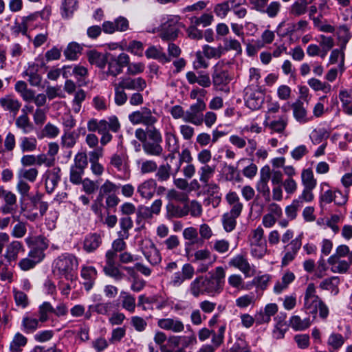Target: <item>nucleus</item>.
Here are the masks:
<instances>
[{
  "label": "nucleus",
  "mask_w": 352,
  "mask_h": 352,
  "mask_svg": "<svg viewBox=\"0 0 352 352\" xmlns=\"http://www.w3.org/2000/svg\"><path fill=\"white\" fill-rule=\"evenodd\" d=\"M145 54L148 58H155L162 63L169 62L170 60L168 58L166 55L157 49L154 46L150 47L145 52Z\"/></svg>",
  "instance_id": "38"
},
{
  "label": "nucleus",
  "mask_w": 352,
  "mask_h": 352,
  "mask_svg": "<svg viewBox=\"0 0 352 352\" xmlns=\"http://www.w3.org/2000/svg\"><path fill=\"white\" fill-rule=\"evenodd\" d=\"M281 9V4L278 1H272L266 6L263 13L266 14L270 18H275L278 16Z\"/></svg>",
  "instance_id": "50"
},
{
  "label": "nucleus",
  "mask_w": 352,
  "mask_h": 352,
  "mask_svg": "<svg viewBox=\"0 0 352 352\" xmlns=\"http://www.w3.org/2000/svg\"><path fill=\"white\" fill-rule=\"evenodd\" d=\"M157 184L153 179L144 181L137 188V193L143 199H151L155 192Z\"/></svg>",
  "instance_id": "19"
},
{
  "label": "nucleus",
  "mask_w": 352,
  "mask_h": 352,
  "mask_svg": "<svg viewBox=\"0 0 352 352\" xmlns=\"http://www.w3.org/2000/svg\"><path fill=\"white\" fill-rule=\"evenodd\" d=\"M230 10V5L226 1L217 3L214 7V13L220 19L226 18Z\"/></svg>",
  "instance_id": "57"
},
{
  "label": "nucleus",
  "mask_w": 352,
  "mask_h": 352,
  "mask_svg": "<svg viewBox=\"0 0 352 352\" xmlns=\"http://www.w3.org/2000/svg\"><path fill=\"white\" fill-rule=\"evenodd\" d=\"M214 17L211 14L204 13L200 16H194L190 19V21L194 25H202L205 28L212 24Z\"/></svg>",
  "instance_id": "40"
},
{
  "label": "nucleus",
  "mask_w": 352,
  "mask_h": 352,
  "mask_svg": "<svg viewBox=\"0 0 352 352\" xmlns=\"http://www.w3.org/2000/svg\"><path fill=\"white\" fill-rule=\"evenodd\" d=\"M113 85L115 89V102L116 104L121 106L125 104L127 100V95L123 90L122 87L119 86L118 83L113 82Z\"/></svg>",
  "instance_id": "51"
},
{
  "label": "nucleus",
  "mask_w": 352,
  "mask_h": 352,
  "mask_svg": "<svg viewBox=\"0 0 352 352\" xmlns=\"http://www.w3.org/2000/svg\"><path fill=\"white\" fill-rule=\"evenodd\" d=\"M271 177L270 168L269 166H263L260 171V178L256 184V190L260 192L266 199H270V189L268 186V182Z\"/></svg>",
  "instance_id": "13"
},
{
  "label": "nucleus",
  "mask_w": 352,
  "mask_h": 352,
  "mask_svg": "<svg viewBox=\"0 0 352 352\" xmlns=\"http://www.w3.org/2000/svg\"><path fill=\"white\" fill-rule=\"evenodd\" d=\"M19 146L22 152H33L36 148L37 140L35 138L23 137Z\"/></svg>",
  "instance_id": "37"
},
{
  "label": "nucleus",
  "mask_w": 352,
  "mask_h": 352,
  "mask_svg": "<svg viewBox=\"0 0 352 352\" xmlns=\"http://www.w3.org/2000/svg\"><path fill=\"white\" fill-rule=\"evenodd\" d=\"M313 21L314 25L315 28L318 29L320 31L324 32H330L332 33L334 32L335 28L328 24H323L322 21V15L320 14L318 16H313L311 18Z\"/></svg>",
  "instance_id": "53"
},
{
  "label": "nucleus",
  "mask_w": 352,
  "mask_h": 352,
  "mask_svg": "<svg viewBox=\"0 0 352 352\" xmlns=\"http://www.w3.org/2000/svg\"><path fill=\"white\" fill-rule=\"evenodd\" d=\"M244 92L247 107L252 110L258 109L263 102V94L251 85L245 87Z\"/></svg>",
  "instance_id": "9"
},
{
  "label": "nucleus",
  "mask_w": 352,
  "mask_h": 352,
  "mask_svg": "<svg viewBox=\"0 0 352 352\" xmlns=\"http://www.w3.org/2000/svg\"><path fill=\"white\" fill-rule=\"evenodd\" d=\"M339 58L340 59L339 67L342 71L344 63V54L342 49H335L331 52L329 57V64H336L338 62Z\"/></svg>",
  "instance_id": "56"
},
{
  "label": "nucleus",
  "mask_w": 352,
  "mask_h": 352,
  "mask_svg": "<svg viewBox=\"0 0 352 352\" xmlns=\"http://www.w3.org/2000/svg\"><path fill=\"white\" fill-rule=\"evenodd\" d=\"M328 263L331 265V271L333 273L345 274L350 267V261L338 258L336 256H331L328 258Z\"/></svg>",
  "instance_id": "23"
},
{
  "label": "nucleus",
  "mask_w": 352,
  "mask_h": 352,
  "mask_svg": "<svg viewBox=\"0 0 352 352\" xmlns=\"http://www.w3.org/2000/svg\"><path fill=\"white\" fill-rule=\"evenodd\" d=\"M232 50L236 54H240L242 52V47L239 41L232 38H227L224 40L223 51Z\"/></svg>",
  "instance_id": "46"
},
{
  "label": "nucleus",
  "mask_w": 352,
  "mask_h": 352,
  "mask_svg": "<svg viewBox=\"0 0 352 352\" xmlns=\"http://www.w3.org/2000/svg\"><path fill=\"white\" fill-rule=\"evenodd\" d=\"M241 215L239 213L227 212L222 216L221 222L224 230L230 232L234 230L236 226V219Z\"/></svg>",
  "instance_id": "27"
},
{
  "label": "nucleus",
  "mask_w": 352,
  "mask_h": 352,
  "mask_svg": "<svg viewBox=\"0 0 352 352\" xmlns=\"http://www.w3.org/2000/svg\"><path fill=\"white\" fill-rule=\"evenodd\" d=\"M182 234L184 238L189 241L188 243H186L187 245H194L198 242V232L197 229L193 227H188L185 228Z\"/></svg>",
  "instance_id": "43"
},
{
  "label": "nucleus",
  "mask_w": 352,
  "mask_h": 352,
  "mask_svg": "<svg viewBox=\"0 0 352 352\" xmlns=\"http://www.w3.org/2000/svg\"><path fill=\"white\" fill-rule=\"evenodd\" d=\"M153 113L150 109L143 107L129 114V120L133 124H142L146 126H151L157 122V118Z\"/></svg>",
  "instance_id": "5"
},
{
  "label": "nucleus",
  "mask_w": 352,
  "mask_h": 352,
  "mask_svg": "<svg viewBox=\"0 0 352 352\" xmlns=\"http://www.w3.org/2000/svg\"><path fill=\"white\" fill-rule=\"evenodd\" d=\"M217 288V283L208 276H199L190 283L189 291L193 297L198 298L206 294L209 295L219 294Z\"/></svg>",
  "instance_id": "1"
},
{
  "label": "nucleus",
  "mask_w": 352,
  "mask_h": 352,
  "mask_svg": "<svg viewBox=\"0 0 352 352\" xmlns=\"http://www.w3.org/2000/svg\"><path fill=\"white\" fill-rule=\"evenodd\" d=\"M144 152L152 156H160L163 153V147L161 145L162 142L146 140L141 142Z\"/></svg>",
  "instance_id": "25"
},
{
  "label": "nucleus",
  "mask_w": 352,
  "mask_h": 352,
  "mask_svg": "<svg viewBox=\"0 0 352 352\" xmlns=\"http://www.w3.org/2000/svg\"><path fill=\"white\" fill-rule=\"evenodd\" d=\"M226 331V327L222 325L219 328L218 331L216 333L213 331L212 336V346H214L215 349L219 347L223 342L224 333Z\"/></svg>",
  "instance_id": "49"
},
{
  "label": "nucleus",
  "mask_w": 352,
  "mask_h": 352,
  "mask_svg": "<svg viewBox=\"0 0 352 352\" xmlns=\"http://www.w3.org/2000/svg\"><path fill=\"white\" fill-rule=\"evenodd\" d=\"M194 274V267L189 263L184 264L181 272H176L171 276L169 285L174 287H180L186 280L191 279Z\"/></svg>",
  "instance_id": "10"
},
{
  "label": "nucleus",
  "mask_w": 352,
  "mask_h": 352,
  "mask_svg": "<svg viewBox=\"0 0 352 352\" xmlns=\"http://www.w3.org/2000/svg\"><path fill=\"white\" fill-rule=\"evenodd\" d=\"M26 232V223L25 222L19 221L13 227L11 234L13 237L19 239L23 237Z\"/></svg>",
  "instance_id": "64"
},
{
  "label": "nucleus",
  "mask_w": 352,
  "mask_h": 352,
  "mask_svg": "<svg viewBox=\"0 0 352 352\" xmlns=\"http://www.w3.org/2000/svg\"><path fill=\"white\" fill-rule=\"evenodd\" d=\"M38 67L34 64L29 65L23 73L24 76L29 77L28 82L32 86H39L41 82V77L37 74Z\"/></svg>",
  "instance_id": "33"
},
{
  "label": "nucleus",
  "mask_w": 352,
  "mask_h": 352,
  "mask_svg": "<svg viewBox=\"0 0 352 352\" xmlns=\"http://www.w3.org/2000/svg\"><path fill=\"white\" fill-rule=\"evenodd\" d=\"M38 171L36 168L21 170L19 173V177L26 179L30 182H34L38 177Z\"/></svg>",
  "instance_id": "52"
},
{
  "label": "nucleus",
  "mask_w": 352,
  "mask_h": 352,
  "mask_svg": "<svg viewBox=\"0 0 352 352\" xmlns=\"http://www.w3.org/2000/svg\"><path fill=\"white\" fill-rule=\"evenodd\" d=\"M340 283V278L338 276H332L327 278L320 283V287L324 289H331L332 291L337 289Z\"/></svg>",
  "instance_id": "63"
},
{
  "label": "nucleus",
  "mask_w": 352,
  "mask_h": 352,
  "mask_svg": "<svg viewBox=\"0 0 352 352\" xmlns=\"http://www.w3.org/2000/svg\"><path fill=\"white\" fill-rule=\"evenodd\" d=\"M45 175V189L47 193L51 194L54 192L60 180V168L58 167L53 168L52 169L47 170Z\"/></svg>",
  "instance_id": "16"
},
{
  "label": "nucleus",
  "mask_w": 352,
  "mask_h": 352,
  "mask_svg": "<svg viewBox=\"0 0 352 352\" xmlns=\"http://www.w3.org/2000/svg\"><path fill=\"white\" fill-rule=\"evenodd\" d=\"M89 308L98 314L108 315L112 308V303L110 302H99L96 305H89Z\"/></svg>",
  "instance_id": "48"
},
{
  "label": "nucleus",
  "mask_w": 352,
  "mask_h": 352,
  "mask_svg": "<svg viewBox=\"0 0 352 352\" xmlns=\"http://www.w3.org/2000/svg\"><path fill=\"white\" fill-rule=\"evenodd\" d=\"M140 248L146 259L152 265H157L161 262L162 256L160 251L151 239H142L140 243Z\"/></svg>",
  "instance_id": "6"
},
{
  "label": "nucleus",
  "mask_w": 352,
  "mask_h": 352,
  "mask_svg": "<svg viewBox=\"0 0 352 352\" xmlns=\"http://www.w3.org/2000/svg\"><path fill=\"white\" fill-rule=\"evenodd\" d=\"M314 290V285L309 284V300H311L309 305V312L313 314L314 319L316 318L318 311L320 317L325 319L329 314L328 307L317 296L312 294Z\"/></svg>",
  "instance_id": "8"
},
{
  "label": "nucleus",
  "mask_w": 352,
  "mask_h": 352,
  "mask_svg": "<svg viewBox=\"0 0 352 352\" xmlns=\"http://www.w3.org/2000/svg\"><path fill=\"white\" fill-rule=\"evenodd\" d=\"M157 324L161 329L174 333H180L184 330L183 322L175 318L160 319Z\"/></svg>",
  "instance_id": "17"
},
{
  "label": "nucleus",
  "mask_w": 352,
  "mask_h": 352,
  "mask_svg": "<svg viewBox=\"0 0 352 352\" xmlns=\"http://www.w3.org/2000/svg\"><path fill=\"white\" fill-rule=\"evenodd\" d=\"M24 251L23 243L16 240H13L9 242L6 246V250L3 256L9 263L16 261L18 259L19 254L21 252Z\"/></svg>",
  "instance_id": "15"
},
{
  "label": "nucleus",
  "mask_w": 352,
  "mask_h": 352,
  "mask_svg": "<svg viewBox=\"0 0 352 352\" xmlns=\"http://www.w3.org/2000/svg\"><path fill=\"white\" fill-rule=\"evenodd\" d=\"M108 70L107 75L117 76L122 72V68L119 65L118 62L116 61V56H111L109 59L107 58Z\"/></svg>",
  "instance_id": "42"
},
{
  "label": "nucleus",
  "mask_w": 352,
  "mask_h": 352,
  "mask_svg": "<svg viewBox=\"0 0 352 352\" xmlns=\"http://www.w3.org/2000/svg\"><path fill=\"white\" fill-rule=\"evenodd\" d=\"M87 58L91 65H96L100 68H104L107 62L105 55L94 50L87 52Z\"/></svg>",
  "instance_id": "34"
},
{
  "label": "nucleus",
  "mask_w": 352,
  "mask_h": 352,
  "mask_svg": "<svg viewBox=\"0 0 352 352\" xmlns=\"http://www.w3.org/2000/svg\"><path fill=\"white\" fill-rule=\"evenodd\" d=\"M135 136L140 142L146 140L162 142V136L159 129L155 126H147L144 130L139 128L135 131Z\"/></svg>",
  "instance_id": "14"
},
{
  "label": "nucleus",
  "mask_w": 352,
  "mask_h": 352,
  "mask_svg": "<svg viewBox=\"0 0 352 352\" xmlns=\"http://www.w3.org/2000/svg\"><path fill=\"white\" fill-rule=\"evenodd\" d=\"M290 325L296 331H302L308 327V320H302L300 316H294L290 319Z\"/></svg>",
  "instance_id": "59"
},
{
  "label": "nucleus",
  "mask_w": 352,
  "mask_h": 352,
  "mask_svg": "<svg viewBox=\"0 0 352 352\" xmlns=\"http://www.w3.org/2000/svg\"><path fill=\"white\" fill-rule=\"evenodd\" d=\"M225 276L226 272L223 267H216L214 272L210 277H208L209 278H210V280H213L214 283H217V290L218 291L219 293H220V292L222 289L221 282L222 280L225 278Z\"/></svg>",
  "instance_id": "44"
},
{
  "label": "nucleus",
  "mask_w": 352,
  "mask_h": 352,
  "mask_svg": "<svg viewBox=\"0 0 352 352\" xmlns=\"http://www.w3.org/2000/svg\"><path fill=\"white\" fill-rule=\"evenodd\" d=\"M102 242L100 235L97 234H91L86 236L84 241L83 248L87 252H91L96 250Z\"/></svg>",
  "instance_id": "30"
},
{
  "label": "nucleus",
  "mask_w": 352,
  "mask_h": 352,
  "mask_svg": "<svg viewBox=\"0 0 352 352\" xmlns=\"http://www.w3.org/2000/svg\"><path fill=\"white\" fill-rule=\"evenodd\" d=\"M270 119V116L266 117V125L273 131L278 133H284L285 129L287 125L288 119L286 116H282L278 120H274L270 122H267Z\"/></svg>",
  "instance_id": "31"
},
{
  "label": "nucleus",
  "mask_w": 352,
  "mask_h": 352,
  "mask_svg": "<svg viewBox=\"0 0 352 352\" xmlns=\"http://www.w3.org/2000/svg\"><path fill=\"white\" fill-rule=\"evenodd\" d=\"M166 148L168 151L175 152L178 148V140L172 132H166L165 134Z\"/></svg>",
  "instance_id": "60"
},
{
  "label": "nucleus",
  "mask_w": 352,
  "mask_h": 352,
  "mask_svg": "<svg viewBox=\"0 0 352 352\" xmlns=\"http://www.w3.org/2000/svg\"><path fill=\"white\" fill-rule=\"evenodd\" d=\"M212 77L213 85L217 87L228 84L231 80L228 72L223 69L219 63L214 65Z\"/></svg>",
  "instance_id": "18"
},
{
  "label": "nucleus",
  "mask_w": 352,
  "mask_h": 352,
  "mask_svg": "<svg viewBox=\"0 0 352 352\" xmlns=\"http://www.w3.org/2000/svg\"><path fill=\"white\" fill-rule=\"evenodd\" d=\"M88 164L87 156L85 153H78L74 158V163L72 167L76 169L82 170L85 171Z\"/></svg>",
  "instance_id": "61"
},
{
  "label": "nucleus",
  "mask_w": 352,
  "mask_h": 352,
  "mask_svg": "<svg viewBox=\"0 0 352 352\" xmlns=\"http://www.w3.org/2000/svg\"><path fill=\"white\" fill-rule=\"evenodd\" d=\"M226 199L227 203L231 206L229 212L241 214L243 208V204L240 201L239 197L235 192H229Z\"/></svg>",
  "instance_id": "29"
},
{
  "label": "nucleus",
  "mask_w": 352,
  "mask_h": 352,
  "mask_svg": "<svg viewBox=\"0 0 352 352\" xmlns=\"http://www.w3.org/2000/svg\"><path fill=\"white\" fill-rule=\"evenodd\" d=\"M344 343V337L340 333H333L328 339L327 344L333 349H340Z\"/></svg>",
  "instance_id": "45"
},
{
  "label": "nucleus",
  "mask_w": 352,
  "mask_h": 352,
  "mask_svg": "<svg viewBox=\"0 0 352 352\" xmlns=\"http://www.w3.org/2000/svg\"><path fill=\"white\" fill-rule=\"evenodd\" d=\"M77 0H63L62 3V16L65 18L71 16L76 9Z\"/></svg>",
  "instance_id": "39"
},
{
  "label": "nucleus",
  "mask_w": 352,
  "mask_h": 352,
  "mask_svg": "<svg viewBox=\"0 0 352 352\" xmlns=\"http://www.w3.org/2000/svg\"><path fill=\"white\" fill-rule=\"evenodd\" d=\"M179 23L177 20L173 18L162 24L160 37L164 41L175 40L178 36L179 31Z\"/></svg>",
  "instance_id": "12"
},
{
  "label": "nucleus",
  "mask_w": 352,
  "mask_h": 352,
  "mask_svg": "<svg viewBox=\"0 0 352 352\" xmlns=\"http://www.w3.org/2000/svg\"><path fill=\"white\" fill-rule=\"evenodd\" d=\"M0 105L3 110L12 113L13 116H16L18 113L21 107V102L10 96H6L4 98H0Z\"/></svg>",
  "instance_id": "24"
},
{
  "label": "nucleus",
  "mask_w": 352,
  "mask_h": 352,
  "mask_svg": "<svg viewBox=\"0 0 352 352\" xmlns=\"http://www.w3.org/2000/svg\"><path fill=\"white\" fill-rule=\"evenodd\" d=\"M39 321V319L26 316L23 318L22 326L27 332L34 331L38 327Z\"/></svg>",
  "instance_id": "62"
},
{
  "label": "nucleus",
  "mask_w": 352,
  "mask_h": 352,
  "mask_svg": "<svg viewBox=\"0 0 352 352\" xmlns=\"http://www.w3.org/2000/svg\"><path fill=\"white\" fill-rule=\"evenodd\" d=\"M105 274L116 280H120L124 277V274L120 272L118 267L115 265H105L104 267Z\"/></svg>",
  "instance_id": "55"
},
{
  "label": "nucleus",
  "mask_w": 352,
  "mask_h": 352,
  "mask_svg": "<svg viewBox=\"0 0 352 352\" xmlns=\"http://www.w3.org/2000/svg\"><path fill=\"white\" fill-rule=\"evenodd\" d=\"M206 109V104L203 99L198 98L196 103L190 105L186 111L184 122H190L195 126H200L204 122L203 111Z\"/></svg>",
  "instance_id": "4"
},
{
  "label": "nucleus",
  "mask_w": 352,
  "mask_h": 352,
  "mask_svg": "<svg viewBox=\"0 0 352 352\" xmlns=\"http://www.w3.org/2000/svg\"><path fill=\"white\" fill-rule=\"evenodd\" d=\"M28 339L23 334L16 333L10 344V350L12 352H21V347L26 345Z\"/></svg>",
  "instance_id": "35"
},
{
  "label": "nucleus",
  "mask_w": 352,
  "mask_h": 352,
  "mask_svg": "<svg viewBox=\"0 0 352 352\" xmlns=\"http://www.w3.org/2000/svg\"><path fill=\"white\" fill-rule=\"evenodd\" d=\"M77 258L71 254L59 256L56 261V269L66 279L73 280L76 278L75 271L78 267Z\"/></svg>",
  "instance_id": "2"
},
{
  "label": "nucleus",
  "mask_w": 352,
  "mask_h": 352,
  "mask_svg": "<svg viewBox=\"0 0 352 352\" xmlns=\"http://www.w3.org/2000/svg\"><path fill=\"white\" fill-rule=\"evenodd\" d=\"M82 47L77 43H70L64 52L65 57L69 60H75L80 52Z\"/></svg>",
  "instance_id": "47"
},
{
  "label": "nucleus",
  "mask_w": 352,
  "mask_h": 352,
  "mask_svg": "<svg viewBox=\"0 0 352 352\" xmlns=\"http://www.w3.org/2000/svg\"><path fill=\"white\" fill-rule=\"evenodd\" d=\"M182 336H173L168 338L167 343L165 345H162L160 349L161 352H185L184 348H179L176 351L171 349L178 347L181 343Z\"/></svg>",
  "instance_id": "32"
},
{
  "label": "nucleus",
  "mask_w": 352,
  "mask_h": 352,
  "mask_svg": "<svg viewBox=\"0 0 352 352\" xmlns=\"http://www.w3.org/2000/svg\"><path fill=\"white\" fill-rule=\"evenodd\" d=\"M270 280V276L264 274L261 276H255L252 280L251 284L255 286L257 289L265 290Z\"/></svg>",
  "instance_id": "58"
},
{
  "label": "nucleus",
  "mask_w": 352,
  "mask_h": 352,
  "mask_svg": "<svg viewBox=\"0 0 352 352\" xmlns=\"http://www.w3.org/2000/svg\"><path fill=\"white\" fill-rule=\"evenodd\" d=\"M15 124L17 128L21 129L24 133H28L32 128L27 113L22 114L16 119Z\"/></svg>",
  "instance_id": "41"
},
{
  "label": "nucleus",
  "mask_w": 352,
  "mask_h": 352,
  "mask_svg": "<svg viewBox=\"0 0 352 352\" xmlns=\"http://www.w3.org/2000/svg\"><path fill=\"white\" fill-rule=\"evenodd\" d=\"M118 84L122 89L137 90L138 91H143L146 87V81L142 78H122Z\"/></svg>",
  "instance_id": "22"
},
{
  "label": "nucleus",
  "mask_w": 352,
  "mask_h": 352,
  "mask_svg": "<svg viewBox=\"0 0 352 352\" xmlns=\"http://www.w3.org/2000/svg\"><path fill=\"white\" fill-rule=\"evenodd\" d=\"M109 164L118 172L125 171L129 168V159L124 153H114L110 157Z\"/></svg>",
  "instance_id": "21"
},
{
  "label": "nucleus",
  "mask_w": 352,
  "mask_h": 352,
  "mask_svg": "<svg viewBox=\"0 0 352 352\" xmlns=\"http://www.w3.org/2000/svg\"><path fill=\"white\" fill-rule=\"evenodd\" d=\"M229 265L237 268L245 276V277H251L256 273L254 265H250L248 258L243 255H236L229 261Z\"/></svg>",
  "instance_id": "11"
},
{
  "label": "nucleus",
  "mask_w": 352,
  "mask_h": 352,
  "mask_svg": "<svg viewBox=\"0 0 352 352\" xmlns=\"http://www.w3.org/2000/svg\"><path fill=\"white\" fill-rule=\"evenodd\" d=\"M302 180L304 184L305 185V188L302 193V195L296 199L294 200L292 202V206L298 210L299 208H301L304 204L306 203L308 195V170H304L302 173Z\"/></svg>",
  "instance_id": "26"
},
{
  "label": "nucleus",
  "mask_w": 352,
  "mask_h": 352,
  "mask_svg": "<svg viewBox=\"0 0 352 352\" xmlns=\"http://www.w3.org/2000/svg\"><path fill=\"white\" fill-rule=\"evenodd\" d=\"M120 128V124L116 116L110 117L109 121L92 118L87 122V130L92 133L98 131L99 134L107 133L109 131L116 133Z\"/></svg>",
  "instance_id": "3"
},
{
  "label": "nucleus",
  "mask_w": 352,
  "mask_h": 352,
  "mask_svg": "<svg viewBox=\"0 0 352 352\" xmlns=\"http://www.w3.org/2000/svg\"><path fill=\"white\" fill-rule=\"evenodd\" d=\"M306 87L300 88V93L303 94ZM307 102V96L301 95L300 98L292 104L294 117L299 121L305 120L307 115V110L304 106V102Z\"/></svg>",
  "instance_id": "20"
},
{
  "label": "nucleus",
  "mask_w": 352,
  "mask_h": 352,
  "mask_svg": "<svg viewBox=\"0 0 352 352\" xmlns=\"http://www.w3.org/2000/svg\"><path fill=\"white\" fill-rule=\"evenodd\" d=\"M203 53L208 58H219L223 54V47L219 45L217 47L208 45L203 46Z\"/></svg>",
  "instance_id": "36"
},
{
  "label": "nucleus",
  "mask_w": 352,
  "mask_h": 352,
  "mask_svg": "<svg viewBox=\"0 0 352 352\" xmlns=\"http://www.w3.org/2000/svg\"><path fill=\"white\" fill-rule=\"evenodd\" d=\"M229 285L238 291L245 289L242 276L239 274H232L228 278Z\"/></svg>",
  "instance_id": "54"
},
{
  "label": "nucleus",
  "mask_w": 352,
  "mask_h": 352,
  "mask_svg": "<svg viewBox=\"0 0 352 352\" xmlns=\"http://www.w3.org/2000/svg\"><path fill=\"white\" fill-rule=\"evenodd\" d=\"M263 236L264 231L261 227L254 230L252 232L250 241L254 256L262 257L266 252V242Z\"/></svg>",
  "instance_id": "7"
},
{
  "label": "nucleus",
  "mask_w": 352,
  "mask_h": 352,
  "mask_svg": "<svg viewBox=\"0 0 352 352\" xmlns=\"http://www.w3.org/2000/svg\"><path fill=\"white\" fill-rule=\"evenodd\" d=\"M96 271L92 267H85L81 270V276L85 280L83 285L87 291H89L94 285Z\"/></svg>",
  "instance_id": "28"
}]
</instances>
